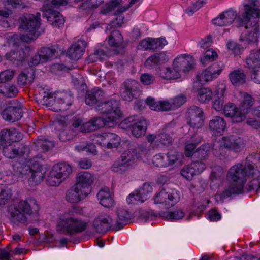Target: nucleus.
<instances>
[{
    "label": "nucleus",
    "mask_w": 260,
    "mask_h": 260,
    "mask_svg": "<svg viewBox=\"0 0 260 260\" xmlns=\"http://www.w3.org/2000/svg\"><path fill=\"white\" fill-rule=\"evenodd\" d=\"M251 175L249 174L248 166L237 164L232 166L228 171L227 177L230 185L221 194V199L230 197L232 194L241 193L243 192L246 177Z\"/></svg>",
    "instance_id": "f257e3e1"
},
{
    "label": "nucleus",
    "mask_w": 260,
    "mask_h": 260,
    "mask_svg": "<svg viewBox=\"0 0 260 260\" xmlns=\"http://www.w3.org/2000/svg\"><path fill=\"white\" fill-rule=\"evenodd\" d=\"M75 210H68L58 218L56 228L59 233L74 235L85 230L86 223L75 216Z\"/></svg>",
    "instance_id": "f03ea898"
},
{
    "label": "nucleus",
    "mask_w": 260,
    "mask_h": 260,
    "mask_svg": "<svg viewBox=\"0 0 260 260\" xmlns=\"http://www.w3.org/2000/svg\"><path fill=\"white\" fill-rule=\"evenodd\" d=\"M14 175L18 177H25L29 185L40 184L44 177L42 166L38 162L30 160L27 164L16 163L13 165Z\"/></svg>",
    "instance_id": "7ed1b4c3"
},
{
    "label": "nucleus",
    "mask_w": 260,
    "mask_h": 260,
    "mask_svg": "<svg viewBox=\"0 0 260 260\" xmlns=\"http://www.w3.org/2000/svg\"><path fill=\"white\" fill-rule=\"evenodd\" d=\"M245 145V141L237 136L223 137L221 139L214 141L212 152L215 156L223 159L226 155V149L239 153L244 148Z\"/></svg>",
    "instance_id": "20e7f679"
},
{
    "label": "nucleus",
    "mask_w": 260,
    "mask_h": 260,
    "mask_svg": "<svg viewBox=\"0 0 260 260\" xmlns=\"http://www.w3.org/2000/svg\"><path fill=\"white\" fill-rule=\"evenodd\" d=\"M252 14L243 12L236 20L239 22V26H244L245 30L242 31L240 40L248 44L256 42L258 40L259 28L257 24L260 16L254 17Z\"/></svg>",
    "instance_id": "39448f33"
},
{
    "label": "nucleus",
    "mask_w": 260,
    "mask_h": 260,
    "mask_svg": "<svg viewBox=\"0 0 260 260\" xmlns=\"http://www.w3.org/2000/svg\"><path fill=\"white\" fill-rule=\"evenodd\" d=\"M39 210V206L35 199L30 198L21 201L17 206H11L9 211L13 222L26 224L27 221L25 215L37 214Z\"/></svg>",
    "instance_id": "423d86ee"
},
{
    "label": "nucleus",
    "mask_w": 260,
    "mask_h": 260,
    "mask_svg": "<svg viewBox=\"0 0 260 260\" xmlns=\"http://www.w3.org/2000/svg\"><path fill=\"white\" fill-rule=\"evenodd\" d=\"M96 111L107 116L109 121L115 124L117 119L122 115L120 101L111 99L99 103L95 107Z\"/></svg>",
    "instance_id": "0eeeda50"
},
{
    "label": "nucleus",
    "mask_w": 260,
    "mask_h": 260,
    "mask_svg": "<svg viewBox=\"0 0 260 260\" xmlns=\"http://www.w3.org/2000/svg\"><path fill=\"white\" fill-rule=\"evenodd\" d=\"M72 168L69 164H57L50 171L46 179L47 183L52 186H58L72 174Z\"/></svg>",
    "instance_id": "6e6552de"
},
{
    "label": "nucleus",
    "mask_w": 260,
    "mask_h": 260,
    "mask_svg": "<svg viewBox=\"0 0 260 260\" xmlns=\"http://www.w3.org/2000/svg\"><path fill=\"white\" fill-rule=\"evenodd\" d=\"M40 16V13H37L36 15L26 14L19 18V28L28 32L27 35L30 39L36 38L37 30L41 25Z\"/></svg>",
    "instance_id": "1a4fd4ad"
},
{
    "label": "nucleus",
    "mask_w": 260,
    "mask_h": 260,
    "mask_svg": "<svg viewBox=\"0 0 260 260\" xmlns=\"http://www.w3.org/2000/svg\"><path fill=\"white\" fill-rule=\"evenodd\" d=\"M136 157L135 150L124 152L120 158L113 164L112 171L120 174L125 172L134 164Z\"/></svg>",
    "instance_id": "9d476101"
},
{
    "label": "nucleus",
    "mask_w": 260,
    "mask_h": 260,
    "mask_svg": "<svg viewBox=\"0 0 260 260\" xmlns=\"http://www.w3.org/2000/svg\"><path fill=\"white\" fill-rule=\"evenodd\" d=\"M22 105L12 100L10 102V105L5 108L2 113V117L10 122H14L20 120L23 116Z\"/></svg>",
    "instance_id": "9b49d317"
},
{
    "label": "nucleus",
    "mask_w": 260,
    "mask_h": 260,
    "mask_svg": "<svg viewBox=\"0 0 260 260\" xmlns=\"http://www.w3.org/2000/svg\"><path fill=\"white\" fill-rule=\"evenodd\" d=\"M0 149H2L3 154L9 158L24 156L29 153V148L26 145L23 144L15 145L10 142L4 144L2 146L0 145Z\"/></svg>",
    "instance_id": "f8f14e48"
},
{
    "label": "nucleus",
    "mask_w": 260,
    "mask_h": 260,
    "mask_svg": "<svg viewBox=\"0 0 260 260\" xmlns=\"http://www.w3.org/2000/svg\"><path fill=\"white\" fill-rule=\"evenodd\" d=\"M139 83L135 80L127 79L121 85L120 95L123 100L130 102L136 98L139 92Z\"/></svg>",
    "instance_id": "ddd939ff"
},
{
    "label": "nucleus",
    "mask_w": 260,
    "mask_h": 260,
    "mask_svg": "<svg viewBox=\"0 0 260 260\" xmlns=\"http://www.w3.org/2000/svg\"><path fill=\"white\" fill-rule=\"evenodd\" d=\"M114 124L109 121V119L107 117H94L89 121L83 123L80 130L82 132L87 133L94 131L105 126L112 127Z\"/></svg>",
    "instance_id": "4468645a"
},
{
    "label": "nucleus",
    "mask_w": 260,
    "mask_h": 260,
    "mask_svg": "<svg viewBox=\"0 0 260 260\" xmlns=\"http://www.w3.org/2000/svg\"><path fill=\"white\" fill-rule=\"evenodd\" d=\"M203 111L199 107L192 106L186 113L187 123L194 128H199L204 124Z\"/></svg>",
    "instance_id": "2eb2a0df"
},
{
    "label": "nucleus",
    "mask_w": 260,
    "mask_h": 260,
    "mask_svg": "<svg viewBox=\"0 0 260 260\" xmlns=\"http://www.w3.org/2000/svg\"><path fill=\"white\" fill-rule=\"evenodd\" d=\"M194 64L193 57L190 55L182 54L177 57L173 61V66L180 72H186L191 70Z\"/></svg>",
    "instance_id": "dca6fc26"
},
{
    "label": "nucleus",
    "mask_w": 260,
    "mask_h": 260,
    "mask_svg": "<svg viewBox=\"0 0 260 260\" xmlns=\"http://www.w3.org/2000/svg\"><path fill=\"white\" fill-rule=\"evenodd\" d=\"M168 42L165 38H148L140 41L138 49L144 50H157L162 49Z\"/></svg>",
    "instance_id": "f3484780"
},
{
    "label": "nucleus",
    "mask_w": 260,
    "mask_h": 260,
    "mask_svg": "<svg viewBox=\"0 0 260 260\" xmlns=\"http://www.w3.org/2000/svg\"><path fill=\"white\" fill-rule=\"evenodd\" d=\"M223 111L225 116L232 118L233 122H241L245 119L246 117V111L242 112L240 107L238 108L231 103L224 105Z\"/></svg>",
    "instance_id": "a211bd4d"
},
{
    "label": "nucleus",
    "mask_w": 260,
    "mask_h": 260,
    "mask_svg": "<svg viewBox=\"0 0 260 260\" xmlns=\"http://www.w3.org/2000/svg\"><path fill=\"white\" fill-rule=\"evenodd\" d=\"M94 180L93 176L88 172H82L77 177L76 186L82 190L84 193L89 194L91 190V185Z\"/></svg>",
    "instance_id": "6ab92c4d"
},
{
    "label": "nucleus",
    "mask_w": 260,
    "mask_h": 260,
    "mask_svg": "<svg viewBox=\"0 0 260 260\" xmlns=\"http://www.w3.org/2000/svg\"><path fill=\"white\" fill-rule=\"evenodd\" d=\"M111 218L106 214L99 215L93 222V227L97 233L104 234L112 226Z\"/></svg>",
    "instance_id": "aec40b11"
},
{
    "label": "nucleus",
    "mask_w": 260,
    "mask_h": 260,
    "mask_svg": "<svg viewBox=\"0 0 260 260\" xmlns=\"http://www.w3.org/2000/svg\"><path fill=\"white\" fill-rule=\"evenodd\" d=\"M31 49L29 47L19 48L16 50H12L5 55V58L12 62H21L28 58L30 55Z\"/></svg>",
    "instance_id": "412c9836"
},
{
    "label": "nucleus",
    "mask_w": 260,
    "mask_h": 260,
    "mask_svg": "<svg viewBox=\"0 0 260 260\" xmlns=\"http://www.w3.org/2000/svg\"><path fill=\"white\" fill-rule=\"evenodd\" d=\"M178 199L176 194L167 192L165 189H162L156 194L154 201L155 204H163L168 208L170 206H174L178 202Z\"/></svg>",
    "instance_id": "4be33fe9"
},
{
    "label": "nucleus",
    "mask_w": 260,
    "mask_h": 260,
    "mask_svg": "<svg viewBox=\"0 0 260 260\" xmlns=\"http://www.w3.org/2000/svg\"><path fill=\"white\" fill-rule=\"evenodd\" d=\"M99 144L108 148L117 147L120 144L121 139L117 135L112 133H106L100 136L98 140Z\"/></svg>",
    "instance_id": "5701e85b"
},
{
    "label": "nucleus",
    "mask_w": 260,
    "mask_h": 260,
    "mask_svg": "<svg viewBox=\"0 0 260 260\" xmlns=\"http://www.w3.org/2000/svg\"><path fill=\"white\" fill-rule=\"evenodd\" d=\"M236 17L237 14L235 12L228 10L220 14L218 17L213 19L212 22L217 26H228L232 24Z\"/></svg>",
    "instance_id": "b1692460"
},
{
    "label": "nucleus",
    "mask_w": 260,
    "mask_h": 260,
    "mask_svg": "<svg viewBox=\"0 0 260 260\" xmlns=\"http://www.w3.org/2000/svg\"><path fill=\"white\" fill-rule=\"evenodd\" d=\"M87 43L84 40H78L74 43L67 51L68 56L73 60H78L83 55Z\"/></svg>",
    "instance_id": "393cba45"
},
{
    "label": "nucleus",
    "mask_w": 260,
    "mask_h": 260,
    "mask_svg": "<svg viewBox=\"0 0 260 260\" xmlns=\"http://www.w3.org/2000/svg\"><path fill=\"white\" fill-rule=\"evenodd\" d=\"M88 195L87 193H84L82 190L74 185L67 191L66 199L68 202L77 203Z\"/></svg>",
    "instance_id": "a878e982"
},
{
    "label": "nucleus",
    "mask_w": 260,
    "mask_h": 260,
    "mask_svg": "<svg viewBox=\"0 0 260 260\" xmlns=\"http://www.w3.org/2000/svg\"><path fill=\"white\" fill-rule=\"evenodd\" d=\"M146 103L153 110L167 111L174 110L171 101L170 102L168 101L156 102L153 98L148 97L146 100Z\"/></svg>",
    "instance_id": "bb28decb"
},
{
    "label": "nucleus",
    "mask_w": 260,
    "mask_h": 260,
    "mask_svg": "<svg viewBox=\"0 0 260 260\" xmlns=\"http://www.w3.org/2000/svg\"><path fill=\"white\" fill-rule=\"evenodd\" d=\"M43 17H46L47 21L54 27L59 28L62 26L64 23L62 15L57 11L49 10L43 13Z\"/></svg>",
    "instance_id": "cd10ccee"
},
{
    "label": "nucleus",
    "mask_w": 260,
    "mask_h": 260,
    "mask_svg": "<svg viewBox=\"0 0 260 260\" xmlns=\"http://www.w3.org/2000/svg\"><path fill=\"white\" fill-rule=\"evenodd\" d=\"M229 78L234 86H240L246 83L247 75L243 69H238L229 73Z\"/></svg>",
    "instance_id": "c85d7f7f"
},
{
    "label": "nucleus",
    "mask_w": 260,
    "mask_h": 260,
    "mask_svg": "<svg viewBox=\"0 0 260 260\" xmlns=\"http://www.w3.org/2000/svg\"><path fill=\"white\" fill-rule=\"evenodd\" d=\"M73 102V98L69 93H61L56 97L54 110L61 111L66 109L67 106H70Z\"/></svg>",
    "instance_id": "c756f323"
},
{
    "label": "nucleus",
    "mask_w": 260,
    "mask_h": 260,
    "mask_svg": "<svg viewBox=\"0 0 260 260\" xmlns=\"http://www.w3.org/2000/svg\"><path fill=\"white\" fill-rule=\"evenodd\" d=\"M108 43L110 46L118 48L120 50H115L116 54L121 53L124 47L123 45V38L119 31L113 30L108 38Z\"/></svg>",
    "instance_id": "7c9ffc66"
},
{
    "label": "nucleus",
    "mask_w": 260,
    "mask_h": 260,
    "mask_svg": "<svg viewBox=\"0 0 260 260\" xmlns=\"http://www.w3.org/2000/svg\"><path fill=\"white\" fill-rule=\"evenodd\" d=\"M103 91L98 88H93L86 92L85 101L87 105L91 106L95 105L97 102L104 97Z\"/></svg>",
    "instance_id": "2f4dec72"
},
{
    "label": "nucleus",
    "mask_w": 260,
    "mask_h": 260,
    "mask_svg": "<svg viewBox=\"0 0 260 260\" xmlns=\"http://www.w3.org/2000/svg\"><path fill=\"white\" fill-rule=\"evenodd\" d=\"M226 127V123L223 117L218 116H215L209 121V129L213 131L214 133H217L221 134L223 132Z\"/></svg>",
    "instance_id": "473e14b6"
},
{
    "label": "nucleus",
    "mask_w": 260,
    "mask_h": 260,
    "mask_svg": "<svg viewBox=\"0 0 260 260\" xmlns=\"http://www.w3.org/2000/svg\"><path fill=\"white\" fill-rule=\"evenodd\" d=\"M118 219L116 223L113 225V229L115 231L122 229L126 222L131 219V214L126 209L119 208L117 211Z\"/></svg>",
    "instance_id": "72a5a7b5"
},
{
    "label": "nucleus",
    "mask_w": 260,
    "mask_h": 260,
    "mask_svg": "<svg viewBox=\"0 0 260 260\" xmlns=\"http://www.w3.org/2000/svg\"><path fill=\"white\" fill-rule=\"evenodd\" d=\"M121 2V0H113L111 1L102 7L101 10V13L103 14H107L115 10L116 9V10L114 12V15L122 13L127 9V8L120 7L119 5Z\"/></svg>",
    "instance_id": "f704fd0d"
},
{
    "label": "nucleus",
    "mask_w": 260,
    "mask_h": 260,
    "mask_svg": "<svg viewBox=\"0 0 260 260\" xmlns=\"http://www.w3.org/2000/svg\"><path fill=\"white\" fill-rule=\"evenodd\" d=\"M247 67L252 71L260 68V49L251 51L246 59Z\"/></svg>",
    "instance_id": "c9c22d12"
},
{
    "label": "nucleus",
    "mask_w": 260,
    "mask_h": 260,
    "mask_svg": "<svg viewBox=\"0 0 260 260\" xmlns=\"http://www.w3.org/2000/svg\"><path fill=\"white\" fill-rule=\"evenodd\" d=\"M97 198L100 204L104 207H110L114 204L109 189L108 188L101 189L97 194Z\"/></svg>",
    "instance_id": "e433bc0d"
},
{
    "label": "nucleus",
    "mask_w": 260,
    "mask_h": 260,
    "mask_svg": "<svg viewBox=\"0 0 260 260\" xmlns=\"http://www.w3.org/2000/svg\"><path fill=\"white\" fill-rule=\"evenodd\" d=\"M147 123L146 119L141 118L132 125V133L136 137L144 135L146 131Z\"/></svg>",
    "instance_id": "4c0bfd02"
},
{
    "label": "nucleus",
    "mask_w": 260,
    "mask_h": 260,
    "mask_svg": "<svg viewBox=\"0 0 260 260\" xmlns=\"http://www.w3.org/2000/svg\"><path fill=\"white\" fill-rule=\"evenodd\" d=\"M35 72L34 69H29L21 72L18 77V83L20 86L31 83L35 78Z\"/></svg>",
    "instance_id": "58836bf2"
},
{
    "label": "nucleus",
    "mask_w": 260,
    "mask_h": 260,
    "mask_svg": "<svg viewBox=\"0 0 260 260\" xmlns=\"http://www.w3.org/2000/svg\"><path fill=\"white\" fill-rule=\"evenodd\" d=\"M168 59V56L166 53H157L150 56L145 61V64L146 66H154L165 63Z\"/></svg>",
    "instance_id": "ea45409f"
},
{
    "label": "nucleus",
    "mask_w": 260,
    "mask_h": 260,
    "mask_svg": "<svg viewBox=\"0 0 260 260\" xmlns=\"http://www.w3.org/2000/svg\"><path fill=\"white\" fill-rule=\"evenodd\" d=\"M247 3L244 5L246 14L252 13L253 17L260 16L259 0H246Z\"/></svg>",
    "instance_id": "a19ab883"
},
{
    "label": "nucleus",
    "mask_w": 260,
    "mask_h": 260,
    "mask_svg": "<svg viewBox=\"0 0 260 260\" xmlns=\"http://www.w3.org/2000/svg\"><path fill=\"white\" fill-rule=\"evenodd\" d=\"M172 137L164 129L160 131L157 134V140L155 141L156 147L159 146H169L173 143Z\"/></svg>",
    "instance_id": "79ce46f5"
},
{
    "label": "nucleus",
    "mask_w": 260,
    "mask_h": 260,
    "mask_svg": "<svg viewBox=\"0 0 260 260\" xmlns=\"http://www.w3.org/2000/svg\"><path fill=\"white\" fill-rule=\"evenodd\" d=\"M180 72L178 70L169 67L162 68L160 69V76L167 80H174L179 78L180 77Z\"/></svg>",
    "instance_id": "37998d69"
},
{
    "label": "nucleus",
    "mask_w": 260,
    "mask_h": 260,
    "mask_svg": "<svg viewBox=\"0 0 260 260\" xmlns=\"http://www.w3.org/2000/svg\"><path fill=\"white\" fill-rule=\"evenodd\" d=\"M34 145L37 150L40 152H45L53 146V143L46 139L41 137L34 142Z\"/></svg>",
    "instance_id": "c03bdc74"
},
{
    "label": "nucleus",
    "mask_w": 260,
    "mask_h": 260,
    "mask_svg": "<svg viewBox=\"0 0 260 260\" xmlns=\"http://www.w3.org/2000/svg\"><path fill=\"white\" fill-rule=\"evenodd\" d=\"M39 52L42 57V62L43 63L53 58L57 50L54 48L43 47L39 51Z\"/></svg>",
    "instance_id": "a18cd8bd"
},
{
    "label": "nucleus",
    "mask_w": 260,
    "mask_h": 260,
    "mask_svg": "<svg viewBox=\"0 0 260 260\" xmlns=\"http://www.w3.org/2000/svg\"><path fill=\"white\" fill-rule=\"evenodd\" d=\"M254 99L252 96L247 93L243 94V101L240 108L242 112L246 111V114L254 104Z\"/></svg>",
    "instance_id": "49530a36"
},
{
    "label": "nucleus",
    "mask_w": 260,
    "mask_h": 260,
    "mask_svg": "<svg viewBox=\"0 0 260 260\" xmlns=\"http://www.w3.org/2000/svg\"><path fill=\"white\" fill-rule=\"evenodd\" d=\"M213 96L212 91L207 88H202L198 91V100L202 103H206L212 99Z\"/></svg>",
    "instance_id": "de8ad7c7"
},
{
    "label": "nucleus",
    "mask_w": 260,
    "mask_h": 260,
    "mask_svg": "<svg viewBox=\"0 0 260 260\" xmlns=\"http://www.w3.org/2000/svg\"><path fill=\"white\" fill-rule=\"evenodd\" d=\"M210 148V147L208 144L202 145L193 152L192 158H199L201 160L205 158L208 155Z\"/></svg>",
    "instance_id": "09e8293b"
},
{
    "label": "nucleus",
    "mask_w": 260,
    "mask_h": 260,
    "mask_svg": "<svg viewBox=\"0 0 260 260\" xmlns=\"http://www.w3.org/2000/svg\"><path fill=\"white\" fill-rule=\"evenodd\" d=\"M104 3V0H86L78 5V8L83 10L96 8Z\"/></svg>",
    "instance_id": "8fccbe9b"
},
{
    "label": "nucleus",
    "mask_w": 260,
    "mask_h": 260,
    "mask_svg": "<svg viewBox=\"0 0 260 260\" xmlns=\"http://www.w3.org/2000/svg\"><path fill=\"white\" fill-rule=\"evenodd\" d=\"M56 96L54 94L49 92H45V94L43 98L41 100V102L44 105L47 107H51L52 109L54 110V105H55Z\"/></svg>",
    "instance_id": "3c124183"
},
{
    "label": "nucleus",
    "mask_w": 260,
    "mask_h": 260,
    "mask_svg": "<svg viewBox=\"0 0 260 260\" xmlns=\"http://www.w3.org/2000/svg\"><path fill=\"white\" fill-rule=\"evenodd\" d=\"M214 78H216V77L210 73L208 68L203 71L201 74L197 75V80L202 84L211 81Z\"/></svg>",
    "instance_id": "603ef678"
},
{
    "label": "nucleus",
    "mask_w": 260,
    "mask_h": 260,
    "mask_svg": "<svg viewBox=\"0 0 260 260\" xmlns=\"http://www.w3.org/2000/svg\"><path fill=\"white\" fill-rule=\"evenodd\" d=\"M107 57L106 53L102 49H98L91 54L88 58L90 62H95L98 59L103 60Z\"/></svg>",
    "instance_id": "864d4df0"
},
{
    "label": "nucleus",
    "mask_w": 260,
    "mask_h": 260,
    "mask_svg": "<svg viewBox=\"0 0 260 260\" xmlns=\"http://www.w3.org/2000/svg\"><path fill=\"white\" fill-rule=\"evenodd\" d=\"M139 190H136L129 194L126 199V202L128 204H136L137 203H143L145 200L143 199Z\"/></svg>",
    "instance_id": "5fc2aeb1"
},
{
    "label": "nucleus",
    "mask_w": 260,
    "mask_h": 260,
    "mask_svg": "<svg viewBox=\"0 0 260 260\" xmlns=\"http://www.w3.org/2000/svg\"><path fill=\"white\" fill-rule=\"evenodd\" d=\"M255 162L254 165H247L249 174L251 175H256L257 173H260V155H257L254 158Z\"/></svg>",
    "instance_id": "6e6d98bb"
},
{
    "label": "nucleus",
    "mask_w": 260,
    "mask_h": 260,
    "mask_svg": "<svg viewBox=\"0 0 260 260\" xmlns=\"http://www.w3.org/2000/svg\"><path fill=\"white\" fill-rule=\"evenodd\" d=\"M182 176L188 180H191L193 176L196 174V171L191 165L184 167L181 171Z\"/></svg>",
    "instance_id": "4d7b16f0"
},
{
    "label": "nucleus",
    "mask_w": 260,
    "mask_h": 260,
    "mask_svg": "<svg viewBox=\"0 0 260 260\" xmlns=\"http://www.w3.org/2000/svg\"><path fill=\"white\" fill-rule=\"evenodd\" d=\"M184 216V212L181 210H178L173 212H165L163 214V216L168 219L172 220H178L182 218Z\"/></svg>",
    "instance_id": "13d9d810"
},
{
    "label": "nucleus",
    "mask_w": 260,
    "mask_h": 260,
    "mask_svg": "<svg viewBox=\"0 0 260 260\" xmlns=\"http://www.w3.org/2000/svg\"><path fill=\"white\" fill-rule=\"evenodd\" d=\"M165 156L161 154H157L154 155L152 158V163L157 167H167V163Z\"/></svg>",
    "instance_id": "bf43d9fd"
},
{
    "label": "nucleus",
    "mask_w": 260,
    "mask_h": 260,
    "mask_svg": "<svg viewBox=\"0 0 260 260\" xmlns=\"http://www.w3.org/2000/svg\"><path fill=\"white\" fill-rule=\"evenodd\" d=\"M11 128L4 129L0 132V145L10 143L11 138Z\"/></svg>",
    "instance_id": "052dcab7"
},
{
    "label": "nucleus",
    "mask_w": 260,
    "mask_h": 260,
    "mask_svg": "<svg viewBox=\"0 0 260 260\" xmlns=\"http://www.w3.org/2000/svg\"><path fill=\"white\" fill-rule=\"evenodd\" d=\"M142 198L146 201L148 199V195L152 192V187L149 183H145L143 186L139 190Z\"/></svg>",
    "instance_id": "680f3d73"
},
{
    "label": "nucleus",
    "mask_w": 260,
    "mask_h": 260,
    "mask_svg": "<svg viewBox=\"0 0 260 260\" xmlns=\"http://www.w3.org/2000/svg\"><path fill=\"white\" fill-rule=\"evenodd\" d=\"M218 57L216 52L214 51L212 49H208L206 51L204 54V58L201 59V61L203 64L205 63V60L214 61Z\"/></svg>",
    "instance_id": "e2e57ef3"
},
{
    "label": "nucleus",
    "mask_w": 260,
    "mask_h": 260,
    "mask_svg": "<svg viewBox=\"0 0 260 260\" xmlns=\"http://www.w3.org/2000/svg\"><path fill=\"white\" fill-rule=\"evenodd\" d=\"M117 18L112 21L109 24L107 27L106 30H110L113 27H120L122 25L123 23V21L124 19V17L121 15V13L117 14Z\"/></svg>",
    "instance_id": "0e129e2a"
},
{
    "label": "nucleus",
    "mask_w": 260,
    "mask_h": 260,
    "mask_svg": "<svg viewBox=\"0 0 260 260\" xmlns=\"http://www.w3.org/2000/svg\"><path fill=\"white\" fill-rule=\"evenodd\" d=\"M167 163V167L175 164L179 161L178 154L177 152L171 151L168 153L167 156H165Z\"/></svg>",
    "instance_id": "69168bd1"
},
{
    "label": "nucleus",
    "mask_w": 260,
    "mask_h": 260,
    "mask_svg": "<svg viewBox=\"0 0 260 260\" xmlns=\"http://www.w3.org/2000/svg\"><path fill=\"white\" fill-rule=\"evenodd\" d=\"M11 197L10 191L8 189H0V205L7 204Z\"/></svg>",
    "instance_id": "338daca9"
},
{
    "label": "nucleus",
    "mask_w": 260,
    "mask_h": 260,
    "mask_svg": "<svg viewBox=\"0 0 260 260\" xmlns=\"http://www.w3.org/2000/svg\"><path fill=\"white\" fill-rule=\"evenodd\" d=\"M14 73L10 70H7L0 73V83H5L11 80Z\"/></svg>",
    "instance_id": "774afa93"
}]
</instances>
